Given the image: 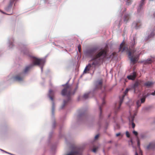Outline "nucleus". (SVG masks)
<instances>
[{
    "label": "nucleus",
    "mask_w": 155,
    "mask_h": 155,
    "mask_svg": "<svg viewBox=\"0 0 155 155\" xmlns=\"http://www.w3.org/2000/svg\"><path fill=\"white\" fill-rule=\"evenodd\" d=\"M135 40L134 38L133 40L130 43L129 48L126 46L125 42L123 41L120 44L119 48L120 51L122 52L124 51H127L128 56L130 58V61L134 64L136 63L139 59V55H132L136 52V50L134 49V46L136 45Z\"/></svg>",
    "instance_id": "obj_1"
},
{
    "label": "nucleus",
    "mask_w": 155,
    "mask_h": 155,
    "mask_svg": "<svg viewBox=\"0 0 155 155\" xmlns=\"http://www.w3.org/2000/svg\"><path fill=\"white\" fill-rule=\"evenodd\" d=\"M107 50L106 49L104 48L102 49L97 54L94 55L91 60L93 61L92 64H89L85 68L83 73H86L89 71L92 66L94 65L95 66L98 64L101 61V57L105 58L107 55Z\"/></svg>",
    "instance_id": "obj_2"
},
{
    "label": "nucleus",
    "mask_w": 155,
    "mask_h": 155,
    "mask_svg": "<svg viewBox=\"0 0 155 155\" xmlns=\"http://www.w3.org/2000/svg\"><path fill=\"white\" fill-rule=\"evenodd\" d=\"M63 86L64 87L61 91V94L63 96H66L68 97V101H64V105L62 107V108H63L66 104L69 101L70 99V96L72 94H74L75 91H74L73 92L71 87L67 84L64 85Z\"/></svg>",
    "instance_id": "obj_3"
},
{
    "label": "nucleus",
    "mask_w": 155,
    "mask_h": 155,
    "mask_svg": "<svg viewBox=\"0 0 155 155\" xmlns=\"http://www.w3.org/2000/svg\"><path fill=\"white\" fill-rule=\"evenodd\" d=\"M33 64H31L28 66L26 67L23 71V72L21 73L16 75L14 77L15 80L18 81H22L23 80L24 77L23 75L24 74L27 73L30 70V69L33 67Z\"/></svg>",
    "instance_id": "obj_4"
},
{
    "label": "nucleus",
    "mask_w": 155,
    "mask_h": 155,
    "mask_svg": "<svg viewBox=\"0 0 155 155\" xmlns=\"http://www.w3.org/2000/svg\"><path fill=\"white\" fill-rule=\"evenodd\" d=\"M129 89H127L124 93V94L122 96L121 98H120V101L118 104L116 103L115 104V112H117L118 110H119L120 107L122 103L123 102L124 96L126 95L128 92Z\"/></svg>",
    "instance_id": "obj_5"
},
{
    "label": "nucleus",
    "mask_w": 155,
    "mask_h": 155,
    "mask_svg": "<svg viewBox=\"0 0 155 155\" xmlns=\"http://www.w3.org/2000/svg\"><path fill=\"white\" fill-rule=\"evenodd\" d=\"M33 62L34 65H40L43 64L44 63V61L42 59L33 57Z\"/></svg>",
    "instance_id": "obj_6"
},
{
    "label": "nucleus",
    "mask_w": 155,
    "mask_h": 155,
    "mask_svg": "<svg viewBox=\"0 0 155 155\" xmlns=\"http://www.w3.org/2000/svg\"><path fill=\"white\" fill-rule=\"evenodd\" d=\"M98 50V48L97 47L93 48L88 50L87 51V54L90 56H92Z\"/></svg>",
    "instance_id": "obj_7"
},
{
    "label": "nucleus",
    "mask_w": 155,
    "mask_h": 155,
    "mask_svg": "<svg viewBox=\"0 0 155 155\" xmlns=\"http://www.w3.org/2000/svg\"><path fill=\"white\" fill-rule=\"evenodd\" d=\"M103 80L102 79L97 81L95 83V87L96 88L101 89L102 86Z\"/></svg>",
    "instance_id": "obj_8"
},
{
    "label": "nucleus",
    "mask_w": 155,
    "mask_h": 155,
    "mask_svg": "<svg viewBox=\"0 0 155 155\" xmlns=\"http://www.w3.org/2000/svg\"><path fill=\"white\" fill-rule=\"evenodd\" d=\"M136 114H135L134 115H130V116L129 118L130 122L132 124V127L133 128H134L135 127V124L134 123V118L135 116L136 115Z\"/></svg>",
    "instance_id": "obj_9"
},
{
    "label": "nucleus",
    "mask_w": 155,
    "mask_h": 155,
    "mask_svg": "<svg viewBox=\"0 0 155 155\" xmlns=\"http://www.w3.org/2000/svg\"><path fill=\"white\" fill-rule=\"evenodd\" d=\"M154 84V82L152 81H148L146 82L144 84V86L147 87H151L152 86H153Z\"/></svg>",
    "instance_id": "obj_10"
},
{
    "label": "nucleus",
    "mask_w": 155,
    "mask_h": 155,
    "mask_svg": "<svg viewBox=\"0 0 155 155\" xmlns=\"http://www.w3.org/2000/svg\"><path fill=\"white\" fill-rule=\"evenodd\" d=\"M145 0H141L140 4L139 6L137 8L138 12H139L140 10L143 8V6L144 5Z\"/></svg>",
    "instance_id": "obj_11"
},
{
    "label": "nucleus",
    "mask_w": 155,
    "mask_h": 155,
    "mask_svg": "<svg viewBox=\"0 0 155 155\" xmlns=\"http://www.w3.org/2000/svg\"><path fill=\"white\" fill-rule=\"evenodd\" d=\"M136 72H134L132 75H130L128 76L127 78L129 79L134 80L136 78Z\"/></svg>",
    "instance_id": "obj_12"
},
{
    "label": "nucleus",
    "mask_w": 155,
    "mask_h": 155,
    "mask_svg": "<svg viewBox=\"0 0 155 155\" xmlns=\"http://www.w3.org/2000/svg\"><path fill=\"white\" fill-rule=\"evenodd\" d=\"M155 148V143L154 142L150 143L147 147V148L148 149H154Z\"/></svg>",
    "instance_id": "obj_13"
},
{
    "label": "nucleus",
    "mask_w": 155,
    "mask_h": 155,
    "mask_svg": "<svg viewBox=\"0 0 155 155\" xmlns=\"http://www.w3.org/2000/svg\"><path fill=\"white\" fill-rule=\"evenodd\" d=\"M130 18V15L128 14H126L124 15V21L126 22V23H127L128 21L129 20V18Z\"/></svg>",
    "instance_id": "obj_14"
},
{
    "label": "nucleus",
    "mask_w": 155,
    "mask_h": 155,
    "mask_svg": "<svg viewBox=\"0 0 155 155\" xmlns=\"http://www.w3.org/2000/svg\"><path fill=\"white\" fill-rule=\"evenodd\" d=\"M49 97H50V99L51 100L53 101V97L54 95V92L52 90H50L49 91Z\"/></svg>",
    "instance_id": "obj_15"
},
{
    "label": "nucleus",
    "mask_w": 155,
    "mask_h": 155,
    "mask_svg": "<svg viewBox=\"0 0 155 155\" xmlns=\"http://www.w3.org/2000/svg\"><path fill=\"white\" fill-rule=\"evenodd\" d=\"M152 62V61L150 59H147L145 63L146 64H150Z\"/></svg>",
    "instance_id": "obj_16"
},
{
    "label": "nucleus",
    "mask_w": 155,
    "mask_h": 155,
    "mask_svg": "<svg viewBox=\"0 0 155 155\" xmlns=\"http://www.w3.org/2000/svg\"><path fill=\"white\" fill-rule=\"evenodd\" d=\"M146 97V96H144L141 99V103H143L145 102Z\"/></svg>",
    "instance_id": "obj_17"
},
{
    "label": "nucleus",
    "mask_w": 155,
    "mask_h": 155,
    "mask_svg": "<svg viewBox=\"0 0 155 155\" xmlns=\"http://www.w3.org/2000/svg\"><path fill=\"white\" fill-rule=\"evenodd\" d=\"M136 104L138 107H139L141 106V103H140V100L137 101Z\"/></svg>",
    "instance_id": "obj_18"
},
{
    "label": "nucleus",
    "mask_w": 155,
    "mask_h": 155,
    "mask_svg": "<svg viewBox=\"0 0 155 155\" xmlns=\"http://www.w3.org/2000/svg\"><path fill=\"white\" fill-rule=\"evenodd\" d=\"M88 96H89V94H85L84 95H83V97L84 98V99H87V98L88 97Z\"/></svg>",
    "instance_id": "obj_19"
},
{
    "label": "nucleus",
    "mask_w": 155,
    "mask_h": 155,
    "mask_svg": "<svg viewBox=\"0 0 155 155\" xmlns=\"http://www.w3.org/2000/svg\"><path fill=\"white\" fill-rule=\"evenodd\" d=\"M139 85V83L138 82H136L135 83L134 85V87L135 88L136 87H137Z\"/></svg>",
    "instance_id": "obj_20"
},
{
    "label": "nucleus",
    "mask_w": 155,
    "mask_h": 155,
    "mask_svg": "<svg viewBox=\"0 0 155 155\" xmlns=\"http://www.w3.org/2000/svg\"><path fill=\"white\" fill-rule=\"evenodd\" d=\"M98 148L97 147L94 148L92 149V151L94 153H96Z\"/></svg>",
    "instance_id": "obj_21"
},
{
    "label": "nucleus",
    "mask_w": 155,
    "mask_h": 155,
    "mask_svg": "<svg viewBox=\"0 0 155 155\" xmlns=\"http://www.w3.org/2000/svg\"><path fill=\"white\" fill-rule=\"evenodd\" d=\"M78 49L79 52H80L81 51V46L80 45H79L78 46Z\"/></svg>",
    "instance_id": "obj_22"
},
{
    "label": "nucleus",
    "mask_w": 155,
    "mask_h": 155,
    "mask_svg": "<svg viewBox=\"0 0 155 155\" xmlns=\"http://www.w3.org/2000/svg\"><path fill=\"white\" fill-rule=\"evenodd\" d=\"M126 136L127 137L129 138L130 137V134L128 131H126Z\"/></svg>",
    "instance_id": "obj_23"
},
{
    "label": "nucleus",
    "mask_w": 155,
    "mask_h": 155,
    "mask_svg": "<svg viewBox=\"0 0 155 155\" xmlns=\"http://www.w3.org/2000/svg\"><path fill=\"white\" fill-rule=\"evenodd\" d=\"M133 25H134L135 26V27L136 28H138V24L137 23H136L135 22H134V23H133Z\"/></svg>",
    "instance_id": "obj_24"
},
{
    "label": "nucleus",
    "mask_w": 155,
    "mask_h": 155,
    "mask_svg": "<svg viewBox=\"0 0 155 155\" xmlns=\"http://www.w3.org/2000/svg\"><path fill=\"white\" fill-rule=\"evenodd\" d=\"M131 2V0H127V3L128 4V5H129L130 4Z\"/></svg>",
    "instance_id": "obj_25"
},
{
    "label": "nucleus",
    "mask_w": 155,
    "mask_h": 155,
    "mask_svg": "<svg viewBox=\"0 0 155 155\" xmlns=\"http://www.w3.org/2000/svg\"><path fill=\"white\" fill-rule=\"evenodd\" d=\"M133 133L136 136H137L138 134L137 132L136 131H134Z\"/></svg>",
    "instance_id": "obj_26"
},
{
    "label": "nucleus",
    "mask_w": 155,
    "mask_h": 155,
    "mask_svg": "<svg viewBox=\"0 0 155 155\" xmlns=\"http://www.w3.org/2000/svg\"><path fill=\"white\" fill-rule=\"evenodd\" d=\"M99 137V135L98 134L95 137V139L96 140L97 139L98 137Z\"/></svg>",
    "instance_id": "obj_27"
},
{
    "label": "nucleus",
    "mask_w": 155,
    "mask_h": 155,
    "mask_svg": "<svg viewBox=\"0 0 155 155\" xmlns=\"http://www.w3.org/2000/svg\"><path fill=\"white\" fill-rule=\"evenodd\" d=\"M99 109L100 111V114H101L102 113V108L101 106L99 107Z\"/></svg>",
    "instance_id": "obj_28"
},
{
    "label": "nucleus",
    "mask_w": 155,
    "mask_h": 155,
    "mask_svg": "<svg viewBox=\"0 0 155 155\" xmlns=\"http://www.w3.org/2000/svg\"><path fill=\"white\" fill-rule=\"evenodd\" d=\"M120 135V133H118L117 134H116V136L118 137V136H119Z\"/></svg>",
    "instance_id": "obj_29"
},
{
    "label": "nucleus",
    "mask_w": 155,
    "mask_h": 155,
    "mask_svg": "<svg viewBox=\"0 0 155 155\" xmlns=\"http://www.w3.org/2000/svg\"><path fill=\"white\" fill-rule=\"evenodd\" d=\"M105 104V102L104 101V98H103V102H102V104L103 105L104 104Z\"/></svg>",
    "instance_id": "obj_30"
},
{
    "label": "nucleus",
    "mask_w": 155,
    "mask_h": 155,
    "mask_svg": "<svg viewBox=\"0 0 155 155\" xmlns=\"http://www.w3.org/2000/svg\"><path fill=\"white\" fill-rule=\"evenodd\" d=\"M102 95H103V96H104H104H105V93L104 92H103L102 93Z\"/></svg>",
    "instance_id": "obj_31"
},
{
    "label": "nucleus",
    "mask_w": 155,
    "mask_h": 155,
    "mask_svg": "<svg viewBox=\"0 0 155 155\" xmlns=\"http://www.w3.org/2000/svg\"><path fill=\"white\" fill-rule=\"evenodd\" d=\"M137 145H138V146H140V142H139V140H137Z\"/></svg>",
    "instance_id": "obj_32"
},
{
    "label": "nucleus",
    "mask_w": 155,
    "mask_h": 155,
    "mask_svg": "<svg viewBox=\"0 0 155 155\" xmlns=\"http://www.w3.org/2000/svg\"><path fill=\"white\" fill-rule=\"evenodd\" d=\"M151 95H155V93L154 92H152L151 94Z\"/></svg>",
    "instance_id": "obj_33"
},
{
    "label": "nucleus",
    "mask_w": 155,
    "mask_h": 155,
    "mask_svg": "<svg viewBox=\"0 0 155 155\" xmlns=\"http://www.w3.org/2000/svg\"><path fill=\"white\" fill-rule=\"evenodd\" d=\"M150 95V94H149L148 93V94H147V95H145L144 96H146V97H147V96H149V95Z\"/></svg>",
    "instance_id": "obj_34"
},
{
    "label": "nucleus",
    "mask_w": 155,
    "mask_h": 155,
    "mask_svg": "<svg viewBox=\"0 0 155 155\" xmlns=\"http://www.w3.org/2000/svg\"><path fill=\"white\" fill-rule=\"evenodd\" d=\"M154 35V34L153 33H151V36L150 37L152 36H153Z\"/></svg>",
    "instance_id": "obj_35"
},
{
    "label": "nucleus",
    "mask_w": 155,
    "mask_h": 155,
    "mask_svg": "<svg viewBox=\"0 0 155 155\" xmlns=\"http://www.w3.org/2000/svg\"><path fill=\"white\" fill-rule=\"evenodd\" d=\"M135 155H138V154L136 151L135 152Z\"/></svg>",
    "instance_id": "obj_36"
}]
</instances>
